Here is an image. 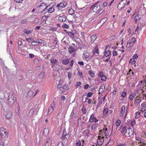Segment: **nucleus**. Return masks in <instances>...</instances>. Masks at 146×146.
Returning a JSON list of instances; mask_svg holds the SVG:
<instances>
[{
    "label": "nucleus",
    "mask_w": 146,
    "mask_h": 146,
    "mask_svg": "<svg viewBox=\"0 0 146 146\" xmlns=\"http://www.w3.org/2000/svg\"><path fill=\"white\" fill-rule=\"evenodd\" d=\"M125 111V106L123 105L121 106V110L120 112L121 115L123 116L124 114Z\"/></svg>",
    "instance_id": "nucleus-18"
},
{
    "label": "nucleus",
    "mask_w": 146,
    "mask_h": 146,
    "mask_svg": "<svg viewBox=\"0 0 146 146\" xmlns=\"http://www.w3.org/2000/svg\"><path fill=\"white\" fill-rule=\"evenodd\" d=\"M44 75L45 72H44L43 71L41 72L39 76V78L40 79H42L44 77Z\"/></svg>",
    "instance_id": "nucleus-29"
},
{
    "label": "nucleus",
    "mask_w": 146,
    "mask_h": 146,
    "mask_svg": "<svg viewBox=\"0 0 146 146\" xmlns=\"http://www.w3.org/2000/svg\"><path fill=\"white\" fill-rule=\"evenodd\" d=\"M33 92L31 90L29 91L27 95L28 96L31 97L33 94Z\"/></svg>",
    "instance_id": "nucleus-38"
},
{
    "label": "nucleus",
    "mask_w": 146,
    "mask_h": 146,
    "mask_svg": "<svg viewBox=\"0 0 146 146\" xmlns=\"http://www.w3.org/2000/svg\"><path fill=\"white\" fill-rule=\"evenodd\" d=\"M62 88L65 91L69 89L68 86V85L66 84H65L64 86H63Z\"/></svg>",
    "instance_id": "nucleus-37"
},
{
    "label": "nucleus",
    "mask_w": 146,
    "mask_h": 146,
    "mask_svg": "<svg viewBox=\"0 0 146 146\" xmlns=\"http://www.w3.org/2000/svg\"><path fill=\"white\" fill-rule=\"evenodd\" d=\"M126 95V93L125 92H123L121 94V96L123 97H125Z\"/></svg>",
    "instance_id": "nucleus-54"
},
{
    "label": "nucleus",
    "mask_w": 146,
    "mask_h": 146,
    "mask_svg": "<svg viewBox=\"0 0 146 146\" xmlns=\"http://www.w3.org/2000/svg\"><path fill=\"white\" fill-rule=\"evenodd\" d=\"M127 129H126V126L125 125L121 126L120 127V131L121 132L122 134H124L125 135L126 131H127Z\"/></svg>",
    "instance_id": "nucleus-13"
},
{
    "label": "nucleus",
    "mask_w": 146,
    "mask_h": 146,
    "mask_svg": "<svg viewBox=\"0 0 146 146\" xmlns=\"http://www.w3.org/2000/svg\"><path fill=\"white\" fill-rule=\"evenodd\" d=\"M102 130L100 131V133L99 134L100 135L98 136L97 140V143L98 145H101L104 142V136L103 135V134L101 135V133H102Z\"/></svg>",
    "instance_id": "nucleus-5"
},
{
    "label": "nucleus",
    "mask_w": 146,
    "mask_h": 146,
    "mask_svg": "<svg viewBox=\"0 0 146 146\" xmlns=\"http://www.w3.org/2000/svg\"><path fill=\"white\" fill-rule=\"evenodd\" d=\"M88 73L90 74V76L92 78H93L94 76V73L90 70L88 71Z\"/></svg>",
    "instance_id": "nucleus-34"
},
{
    "label": "nucleus",
    "mask_w": 146,
    "mask_h": 146,
    "mask_svg": "<svg viewBox=\"0 0 146 146\" xmlns=\"http://www.w3.org/2000/svg\"><path fill=\"white\" fill-rule=\"evenodd\" d=\"M50 61L52 64H55L56 63L57 60L54 58H51Z\"/></svg>",
    "instance_id": "nucleus-30"
},
{
    "label": "nucleus",
    "mask_w": 146,
    "mask_h": 146,
    "mask_svg": "<svg viewBox=\"0 0 146 146\" xmlns=\"http://www.w3.org/2000/svg\"><path fill=\"white\" fill-rule=\"evenodd\" d=\"M135 139L137 141V142L138 143H142L144 142L143 140L140 137H136Z\"/></svg>",
    "instance_id": "nucleus-22"
},
{
    "label": "nucleus",
    "mask_w": 146,
    "mask_h": 146,
    "mask_svg": "<svg viewBox=\"0 0 146 146\" xmlns=\"http://www.w3.org/2000/svg\"><path fill=\"white\" fill-rule=\"evenodd\" d=\"M67 17L65 14H62L61 16L59 17L58 20L60 22H63L65 21Z\"/></svg>",
    "instance_id": "nucleus-8"
},
{
    "label": "nucleus",
    "mask_w": 146,
    "mask_h": 146,
    "mask_svg": "<svg viewBox=\"0 0 146 146\" xmlns=\"http://www.w3.org/2000/svg\"><path fill=\"white\" fill-rule=\"evenodd\" d=\"M69 25L66 23H64L62 26V27L63 29H68L69 28Z\"/></svg>",
    "instance_id": "nucleus-31"
},
{
    "label": "nucleus",
    "mask_w": 146,
    "mask_h": 146,
    "mask_svg": "<svg viewBox=\"0 0 146 146\" xmlns=\"http://www.w3.org/2000/svg\"><path fill=\"white\" fill-rule=\"evenodd\" d=\"M93 114H92L90 116V118L89 119V120L90 122H93L94 121L95 119L96 118L94 116Z\"/></svg>",
    "instance_id": "nucleus-24"
},
{
    "label": "nucleus",
    "mask_w": 146,
    "mask_h": 146,
    "mask_svg": "<svg viewBox=\"0 0 146 146\" xmlns=\"http://www.w3.org/2000/svg\"><path fill=\"white\" fill-rule=\"evenodd\" d=\"M51 142V139L50 137H48L46 143L44 146H50Z\"/></svg>",
    "instance_id": "nucleus-17"
},
{
    "label": "nucleus",
    "mask_w": 146,
    "mask_h": 146,
    "mask_svg": "<svg viewBox=\"0 0 146 146\" xmlns=\"http://www.w3.org/2000/svg\"><path fill=\"white\" fill-rule=\"evenodd\" d=\"M141 15H136L135 17V20L136 22H137L141 18Z\"/></svg>",
    "instance_id": "nucleus-26"
},
{
    "label": "nucleus",
    "mask_w": 146,
    "mask_h": 146,
    "mask_svg": "<svg viewBox=\"0 0 146 146\" xmlns=\"http://www.w3.org/2000/svg\"><path fill=\"white\" fill-rule=\"evenodd\" d=\"M110 54V51L109 50H108L106 51L105 52V56H103L102 57V58H105L104 56L108 57V56Z\"/></svg>",
    "instance_id": "nucleus-27"
},
{
    "label": "nucleus",
    "mask_w": 146,
    "mask_h": 146,
    "mask_svg": "<svg viewBox=\"0 0 146 146\" xmlns=\"http://www.w3.org/2000/svg\"><path fill=\"white\" fill-rule=\"evenodd\" d=\"M16 98L15 95L12 93H10L9 94L8 100V104L9 106H13L16 100Z\"/></svg>",
    "instance_id": "nucleus-1"
},
{
    "label": "nucleus",
    "mask_w": 146,
    "mask_h": 146,
    "mask_svg": "<svg viewBox=\"0 0 146 146\" xmlns=\"http://www.w3.org/2000/svg\"><path fill=\"white\" fill-rule=\"evenodd\" d=\"M68 13L72 15L74 13V11L73 9H71L69 11Z\"/></svg>",
    "instance_id": "nucleus-41"
},
{
    "label": "nucleus",
    "mask_w": 146,
    "mask_h": 146,
    "mask_svg": "<svg viewBox=\"0 0 146 146\" xmlns=\"http://www.w3.org/2000/svg\"><path fill=\"white\" fill-rule=\"evenodd\" d=\"M101 78V80L102 81H105L106 79V77L104 75H103Z\"/></svg>",
    "instance_id": "nucleus-49"
},
{
    "label": "nucleus",
    "mask_w": 146,
    "mask_h": 146,
    "mask_svg": "<svg viewBox=\"0 0 146 146\" xmlns=\"http://www.w3.org/2000/svg\"><path fill=\"white\" fill-rule=\"evenodd\" d=\"M141 116V112H137L135 113V119H138Z\"/></svg>",
    "instance_id": "nucleus-25"
},
{
    "label": "nucleus",
    "mask_w": 146,
    "mask_h": 146,
    "mask_svg": "<svg viewBox=\"0 0 146 146\" xmlns=\"http://www.w3.org/2000/svg\"><path fill=\"white\" fill-rule=\"evenodd\" d=\"M117 146H126L125 143H120L117 145Z\"/></svg>",
    "instance_id": "nucleus-57"
},
{
    "label": "nucleus",
    "mask_w": 146,
    "mask_h": 146,
    "mask_svg": "<svg viewBox=\"0 0 146 146\" xmlns=\"http://www.w3.org/2000/svg\"><path fill=\"white\" fill-rule=\"evenodd\" d=\"M136 41L134 37H133L131 39H129L127 42L126 46L128 48L131 47Z\"/></svg>",
    "instance_id": "nucleus-6"
},
{
    "label": "nucleus",
    "mask_w": 146,
    "mask_h": 146,
    "mask_svg": "<svg viewBox=\"0 0 146 146\" xmlns=\"http://www.w3.org/2000/svg\"><path fill=\"white\" fill-rule=\"evenodd\" d=\"M121 121L119 119H117L115 123V125L118 127L120 125L121 123Z\"/></svg>",
    "instance_id": "nucleus-32"
},
{
    "label": "nucleus",
    "mask_w": 146,
    "mask_h": 146,
    "mask_svg": "<svg viewBox=\"0 0 146 146\" xmlns=\"http://www.w3.org/2000/svg\"><path fill=\"white\" fill-rule=\"evenodd\" d=\"M103 72H100L98 74V76L101 78L103 75Z\"/></svg>",
    "instance_id": "nucleus-64"
},
{
    "label": "nucleus",
    "mask_w": 146,
    "mask_h": 146,
    "mask_svg": "<svg viewBox=\"0 0 146 146\" xmlns=\"http://www.w3.org/2000/svg\"><path fill=\"white\" fill-rule=\"evenodd\" d=\"M68 77L70 78L72 77V73L71 72H69L68 73Z\"/></svg>",
    "instance_id": "nucleus-59"
},
{
    "label": "nucleus",
    "mask_w": 146,
    "mask_h": 146,
    "mask_svg": "<svg viewBox=\"0 0 146 146\" xmlns=\"http://www.w3.org/2000/svg\"><path fill=\"white\" fill-rule=\"evenodd\" d=\"M27 21V19H22L21 21V23L22 24H24L26 23Z\"/></svg>",
    "instance_id": "nucleus-43"
},
{
    "label": "nucleus",
    "mask_w": 146,
    "mask_h": 146,
    "mask_svg": "<svg viewBox=\"0 0 146 146\" xmlns=\"http://www.w3.org/2000/svg\"><path fill=\"white\" fill-rule=\"evenodd\" d=\"M38 112V111L36 110H34V108H32L30 110L29 113L33 116H35L37 115Z\"/></svg>",
    "instance_id": "nucleus-11"
},
{
    "label": "nucleus",
    "mask_w": 146,
    "mask_h": 146,
    "mask_svg": "<svg viewBox=\"0 0 146 146\" xmlns=\"http://www.w3.org/2000/svg\"><path fill=\"white\" fill-rule=\"evenodd\" d=\"M82 113L83 114H85L86 113V109L84 108V107H82Z\"/></svg>",
    "instance_id": "nucleus-46"
},
{
    "label": "nucleus",
    "mask_w": 146,
    "mask_h": 146,
    "mask_svg": "<svg viewBox=\"0 0 146 146\" xmlns=\"http://www.w3.org/2000/svg\"><path fill=\"white\" fill-rule=\"evenodd\" d=\"M0 135L2 139L6 140L8 137V131L3 128H0Z\"/></svg>",
    "instance_id": "nucleus-2"
},
{
    "label": "nucleus",
    "mask_w": 146,
    "mask_h": 146,
    "mask_svg": "<svg viewBox=\"0 0 146 146\" xmlns=\"http://www.w3.org/2000/svg\"><path fill=\"white\" fill-rule=\"evenodd\" d=\"M135 101L134 104H135L136 106H138L140 105V103L141 102V100L139 99H137L134 100Z\"/></svg>",
    "instance_id": "nucleus-21"
},
{
    "label": "nucleus",
    "mask_w": 146,
    "mask_h": 146,
    "mask_svg": "<svg viewBox=\"0 0 146 146\" xmlns=\"http://www.w3.org/2000/svg\"><path fill=\"white\" fill-rule=\"evenodd\" d=\"M91 9H92L94 12H98L100 14L102 13L103 12L102 9L101 8L100 6L96 4L92 5L91 7Z\"/></svg>",
    "instance_id": "nucleus-3"
},
{
    "label": "nucleus",
    "mask_w": 146,
    "mask_h": 146,
    "mask_svg": "<svg viewBox=\"0 0 146 146\" xmlns=\"http://www.w3.org/2000/svg\"><path fill=\"white\" fill-rule=\"evenodd\" d=\"M97 126L96 124H94L92 125L91 127V129L93 130L96 128Z\"/></svg>",
    "instance_id": "nucleus-45"
},
{
    "label": "nucleus",
    "mask_w": 146,
    "mask_h": 146,
    "mask_svg": "<svg viewBox=\"0 0 146 146\" xmlns=\"http://www.w3.org/2000/svg\"><path fill=\"white\" fill-rule=\"evenodd\" d=\"M105 86L104 85H101L99 90V94L101 93H103L105 90Z\"/></svg>",
    "instance_id": "nucleus-16"
},
{
    "label": "nucleus",
    "mask_w": 146,
    "mask_h": 146,
    "mask_svg": "<svg viewBox=\"0 0 146 146\" xmlns=\"http://www.w3.org/2000/svg\"><path fill=\"white\" fill-rule=\"evenodd\" d=\"M6 118L7 119H9L12 116V113L11 111H8L5 115Z\"/></svg>",
    "instance_id": "nucleus-14"
},
{
    "label": "nucleus",
    "mask_w": 146,
    "mask_h": 146,
    "mask_svg": "<svg viewBox=\"0 0 146 146\" xmlns=\"http://www.w3.org/2000/svg\"><path fill=\"white\" fill-rule=\"evenodd\" d=\"M69 62V61L68 59L65 58L62 60V63L64 65L67 64Z\"/></svg>",
    "instance_id": "nucleus-28"
},
{
    "label": "nucleus",
    "mask_w": 146,
    "mask_h": 146,
    "mask_svg": "<svg viewBox=\"0 0 146 146\" xmlns=\"http://www.w3.org/2000/svg\"><path fill=\"white\" fill-rule=\"evenodd\" d=\"M85 57L87 58L89 57V54L88 52H86L84 54Z\"/></svg>",
    "instance_id": "nucleus-48"
},
{
    "label": "nucleus",
    "mask_w": 146,
    "mask_h": 146,
    "mask_svg": "<svg viewBox=\"0 0 146 146\" xmlns=\"http://www.w3.org/2000/svg\"><path fill=\"white\" fill-rule=\"evenodd\" d=\"M120 5H121V3H119L118 4V6H117V8L118 9H119V10L123 8V7H124V6H125V5H124V3H123V7H122V6H121Z\"/></svg>",
    "instance_id": "nucleus-39"
},
{
    "label": "nucleus",
    "mask_w": 146,
    "mask_h": 146,
    "mask_svg": "<svg viewBox=\"0 0 146 146\" xmlns=\"http://www.w3.org/2000/svg\"><path fill=\"white\" fill-rule=\"evenodd\" d=\"M97 37L96 35H92L91 37V39L92 40L91 41H92V42L94 41L96 39Z\"/></svg>",
    "instance_id": "nucleus-33"
},
{
    "label": "nucleus",
    "mask_w": 146,
    "mask_h": 146,
    "mask_svg": "<svg viewBox=\"0 0 146 146\" xmlns=\"http://www.w3.org/2000/svg\"><path fill=\"white\" fill-rule=\"evenodd\" d=\"M135 124V121L134 119H133L131 122V125L132 127H133Z\"/></svg>",
    "instance_id": "nucleus-44"
},
{
    "label": "nucleus",
    "mask_w": 146,
    "mask_h": 146,
    "mask_svg": "<svg viewBox=\"0 0 146 146\" xmlns=\"http://www.w3.org/2000/svg\"><path fill=\"white\" fill-rule=\"evenodd\" d=\"M141 111L142 113L146 111V102H143L141 105Z\"/></svg>",
    "instance_id": "nucleus-12"
},
{
    "label": "nucleus",
    "mask_w": 146,
    "mask_h": 146,
    "mask_svg": "<svg viewBox=\"0 0 146 146\" xmlns=\"http://www.w3.org/2000/svg\"><path fill=\"white\" fill-rule=\"evenodd\" d=\"M68 34L69 35V36L72 38H74V34L70 32H68Z\"/></svg>",
    "instance_id": "nucleus-40"
},
{
    "label": "nucleus",
    "mask_w": 146,
    "mask_h": 146,
    "mask_svg": "<svg viewBox=\"0 0 146 146\" xmlns=\"http://www.w3.org/2000/svg\"><path fill=\"white\" fill-rule=\"evenodd\" d=\"M48 17L49 16H44L42 17V18L44 20L47 19Z\"/></svg>",
    "instance_id": "nucleus-62"
},
{
    "label": "nucleus",
    "mask_w": 146,
    "mask_h": 146,
    "mask_svg": "<svg viewBox=\"0 0 146 146\" xmlns=\"http://www.w3.org/2000/svg\"><path fill=\"white\" fill-rule=\"evenodd\" d=\"M26 40L29 42H30L31 41H33V39L31 38H26Z\"/></svg>",
    "instance_id": "nucleus-56"
},
{
    "label": "nucleus",
    "mask_w": 146,
    "mask_h": 146,
    "mask_svg": "<svg viewBox=\"0 0 146 146\" xmlns=\"http://www.w3.org/2000/svg\"><path fill=\"white\" fill-rule=\"evenodd\" d=\"M46 6V4L44 3H42L40 4L39 6L38 7V9L39 12L37 13L39 14L40 12V11H42L44 8Z\"/></svg>",
    "instance_id": "nucleus-10"
},
{
    "label": "nucleus",
    "mask_w": 146,
    "mask_h": 146,
    "mask_svg": "<svg viewBox=\"0 0 146 146\" xmlns=\"http://www.w3.org/2000/svg\"><path fill=\"white\" fill-rule=\"evenodd\" d=\"M24 32L26 34H29L31 33H32V31H27L26 29H25L24 30Z\"/></svg>",
    "instance_id": "nucleus-42"
},
{
    "label": "nucleus",
    "mask_w": 146,
    "mask_h": 146,
    "mask_svg": "<svg viewBox=\"0 0 146 146\" xmlns=\"http://www.w3.org/2000/svg\"><path fill=\"white\" fill-rule=\"evenodd\" d=\"M60 98L61 100L63 101L65 100L66 97L65 96L62 95L61 96Z\"/></svg>",
    "instance_id": "nucleus-58"
},
{
    "label": "nucleus",
    "mask_w": 146,
    "mask_h": 146,
    "mask_svg": "<svg viewBox=\"0 0 146 146\" xmlns=\"http://www.w3.org/2000/svg\"><path fill=\"white\" fill-rule=\"evenodd\" d=\"M93 54L98 56L99 54V50L98 48H95L93 51Z\"/></svg>",
    "instance_id": "nucleus-20"
},
{
    "label": "nucleus",
    "mask_w": 146,
    "mask_h": 146,
    "mask_svg": "<svg viewBox=\"0 0 146 146\" xmlns=\"http://www.w3.org/2000/svg\"><path fill=\"white\" fill-rule=\"evenodd\" d=\"M47 9V6H46L42 11H40V12H41L43 14H46L47 13H48V11Z\"/></svg>",
    "instance_id": "nucleus-19"
},
{
    "label": "nucleus",
    "mask_w": 146,
    "mask_h": 146,
    "mask_svg": "<svg viewBox=\"0 0 146 146\" xmlns=\"http://www.w3.org/2000/svg\"><path fill=\"white\" fill-rule=\"evenodd\" d=\"M141 135L143 137L146 138V133L145 132H142Z\"/></svg>",
    "instance_id": "nucleus-50"
},
{
    "label": "nucleus",
    "mask_w": 146,
    "mask_h": 146,
    "mask_svg": "<svg viewBox=\"0 0 146 146\" xmlns=\"http://www.w3.org/2000/svg\"><path fill=\"white\" fill-rule=\"evenodd\" d=\"M86 125L88 128H90L91 125V122L88 121L86 123Z\"/></svg>",
    "instance_id": "nucleus-47"
},
{
    "label": "nucleus",
    "mask_w": 146,
    "mask_h": 146,
    "mask_svg": "<svg viewBox=\"0 0 146 146\" xmlns=\"http://www.w3.org/2000/svg\"><path fill=\"white\" fill-rule=\"evenodd\" d=\"M93 93L92 92H88L87 94V96L88 97H91L93 95Z\"/></svg>",
    "instance_id": "nucleus-52"
},
{
    "label": "nucleus",
    "mask_w": 146,
    "mask_h": 146,
    "mask_svg": "<svg viewBox=\"0 0 146 146\" xmlns=\"http://www.w3.org/2000/svg\"><path fill=\"white\" fill-rule=\"evenodd\" d=\"M108 109L107 108H105L103 111V113H104V114H106L108 111Z\"/></svg>",
    "instance_id": "nucleus-53"
},
{
    "label": "nucleus",
    "mask_w": 146,
    "mask_h": 146,
    "mask_svg": "<svg viewBox=\"0 0 146 146\" xmlns=\"http://www.w3.org/2000/svg\"><path fill=\"white\" fill-rule=\"evenodd\" d=\"M31 44L33 46L38 45V42L34 41L33 40V41H32Z\"/></svg>",
    "instance_id": "nucleus-35"
},
{
    "label": "nucleus",
    "mask_w": 146,
    "mask_h": 146,
    "mask_svg": "<svg viewBox=\"0 0 146 146\" xmlns=\"http://www.w3.org/2000/svg\"><path fill=\"white\" fill-rule=\"evenodd\" d=\"M69 52L70 53L72 52L74 50V49L72 46L70 47H69Z\"/></svg>",
    "instance_id": "nucleus-36"
},
{
    "label": "nucleus",
    "mask_w": 146,
    "mask_h": 146,
    "mask_svg": "<svg viewBox=\"0 0 146 146\" xmlns=\"http://www.w3.org/2000/svg\"><path fill=\"white\" fill-rule=\"evenodd\" d=\"M62 135L64 136H65V137L66 138H67L66 136H67V135L66 134V132L65 131H63Z\"/></svg>",
    "instance_id": "nucleus-60"
},
{
    "label": "nucleus",
    "mask_w": 146,
    "mask_h": 146,
    "mask_svg": "<svg viewBox=\"0 0 146 146\" xmlns=\"http://www.w3.org/2000/svg\"><path fill=\"white\" fill-rule=\"evenodd\" d=\"M47 6L49 13H51L54 11V9L53 7H50V5H48Z\"/></svg>",
    "instance_id": "nucleus-15"
},
{
    "label": "nucleus",
    "mask_w": 146,
    "mask_h": 146,
    "mask_svg": "<svg viewBox=\"0 0 146 146\" xmlns=\"http://www.w3.org/2000/svg\"><path fill=\"white\" fill-rule=\"evenodd\" d=\"M48 132L49 131L48 129L47 128H46L44 129L43 133L44 135L45 136H47L48 135Z\"/></svg>",
    "instance_id": "nucleus-23"
},
{
    "label": "nucleus",
    "mask_w": 146,
    "mask_h": 146,
    "mask_svg": "<svg viewBox=\"0 0 146 146\" xmlns=\"http://www.w3.org/2000/svg\"><path fill=\"white\" fill-rule=\"evenodd\" d=\"M55 103L54 102H53L51 104L48 109V113L49 114L53 112L54 109L55 108Z\"/></svg>",
    "instance_id": "nucleus-7"
},
{
    "label": "nucleus",
    "mask_w": 146,
    "mask_h": 146,
    "mask_svg": "<svg viewBox=\"0 0 146 146\" xmlns=\"http://www.w3.org/2000/svg\"><path fill=\"white\" fill-rule=\"evenodd\" d=\"M81 142L80 141H78L76 143V145L77 146H80L81 145Z\"/></svg>",
    "instance_id": "nucleus-61"
},
{
    "label": "nucleus",
    "mask_w": 146,
    "mask_h": 146,
    "mask_svg": "<svg viewBox=\"0 0 146 146\" xmlns=\"http://www.w3.org/2000/svg\"><path fill=\"white\" fill-rule=\"evenodd\" d=\"M108 4V3L107 2H105L103 3V7H106L107 6Z\"/></svg>",
    "instance_id": "nucleus-63"
},
{
    "label": "nucleus",
    "mask_w": 146,
    "mask_h": 146,
    "mask_svg": "<svg viewBox=\"0 0 146 146\" xmlns=\"http://www.w3.org/2000/svg\"><path fill=\"white\" fill-rule=\"evenodd\" d=\"M38 44H42V43H43L44 42V40H42V39H38Z\"/></svg>",
    "instance_id": "nucleus-51"
},
{
    "label": "nucleus",
    "mask_w": 146,
    "mask_h": 146,
    "mask_svg": "<svg viewBox=\"0 0 146 146\" xmlns=\"http://www.w3.org/2000/svg\"><path fill=\"white\" fill-rule=\"evenodd\" d=\"M103 133L104 134H106L107 132V129L106 128H104L103 129Z\"/></svg>",
    "instance_id": "nucleus-55"
},
{
    "label": "nucleus",
    "mask_w": 146,
    "mask_h": 146,
    "mask_svg": "<svg viewBox=\"0 0 146 146\" xmlns=\"http://www.w3.org/2000/svg\"><path fill=\"white\" fill-rule=\"evenodd\" d=\"M67 3L66 2H62L58 4L56 6V8L57 11H59L64 8L67 5Z\"/></svg>",
    "instance_id": "nucleus-4"
},
{
    "label": "nucleus",
    "mask_w": 146,
    "mask_h": 146,
    "mask_svg": "<svg viewBox=\"0 0 146 146\" xmlns=\"http://www.w3.org/2000/svg\"><path fill=\"white\" fill-rule=\"evenodd\" d=\"M126 131V132L125 135L127 136H130L133 134V131L131 128H127Z\"/></svg>",
    "instance_id": "nucleus-9"
}]
</instances>
